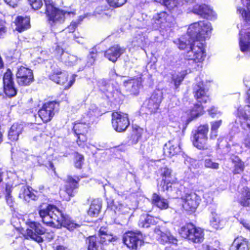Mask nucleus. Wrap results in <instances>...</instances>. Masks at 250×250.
Here are the masks:
<instances>
[{
	"label": "nucleus",
	"instance_id": "1",
	"mask_svg": "<svg viewBox=\"0 0 250 250\" xmlns=\"http://www.w3.org/2000/svg\"><path fill=\"white\" fill-rule=\"evenodd\" d=\"M39 214L42 222L50 226H63L69 230L80 227V225L75 223L68 216L64 215L55 206L48 205L45 208L39 210Z\"/></svg>",
	"mask_w": 250,
	"mask_h": 250
},
{
	"label": "nucleus",
	"instance_id": "2",
	"mask_svg": "<svg viewBox=\"0 0 250 250\" xmlns=\"http://www.w3.org/2000/svg\"><path fill=\"white\" fill-rule=\"evenodd\" d=\"M180 49H190L186 55L188 60H192L195 62H201L206 57L204 45L200 41H196L188 33L179 39L174 41Z\"/></svg>",
	"mask_w": 250,
	"mask_h": 250
},
{
	"label": "nucleus",
	"instance_id": "3",
	"mask_svg": "<svg viewBox=\"0 0 250 250\" xmlns=\"http://www.w3.org/2000/svg\"><path fill=\"white\" fill-rule=\"evenodd\" d=\"M45 6V12L48 18L49 23L51 30L54 33L61 31L62 29V24L68 16L73 15V12H69L56 8L52 0H44Z\"/></svg>",
	"mask_w": 250,
	"mask_h": 250
},
{
	"label": "nucleus",
	"instance_id": "4",
	"mask_svg": "<svg viewBox=\"0 0 250 250\" xmlns=\"http://www.w3.org/2000/svg\"><path fill=\"white\" fill-rule=\"evenodd\" d=\"M171 16L166 12L162 11L154 15L150 20L145 22L144 28L148 31L164 30L169 27V21Z\"/></svg>",
	"mask_w": 250,
	"mask_h": 250
},
{
	"label": "nucleus",
	"instance_id": "5",
	"mask_svg": "<svg viewBox=\"0 0 250 250\" xmlns=\"http://www.w3.org/2000/svg\"><path fill=\"white\" fill-rule=\"evenodd\" d=\"M212 27L210 22L200 21L191 24L188 28V33L196 41H199L208 38L211 34Z\"/></svg>",
	"mask_w": 250,
	"mask_h": 250
},
{
	"label": "nucleus",
	"instance_id": "6",
	"mask_svg": "<svg viewBox=\"0 0 250 250\" xmlns=\"http://www.w3.org/2000/svg\"><path fill=\"white\" fill-rule=\"evenodd\" d=\"M247 94V103L248 105L245 106L244 108L239 107L237 110V115L239 118L244 119L241 126L244 129H250V88L249 89ZM243 144L245 147L250 148V131L244 137Z\"/></svg>",
	"mask_w": 250,
	"mask_h": 250
},
{
	"label": "nucleus",
	"instance_id": "7",
	"mask_svg": "<svg viewBox=\"0 0 250 250\" xmlns=\"http://www.w3.org/2000/svg\"><path fill=\"white\" fill-rule=\"evenodd\" d=\"M181 236L193 243H198L202 242L204 240V231L200 228H197L192 224H187L183 226L180 231Z\"/></svg>",
	"mask_w": 250,
	"mask_h": 250
},
{
	"label": "nucleus",
	"instance_id": "8",
	"mask_svg": "<svg viewBox=\"0 0 250 250\" xmlns=\"http://www.w3.org/2000/svg\"><path fill=\"white\" fill-rule=\"evenodd\" d=\"M208 126L207 125L199 126L192 131V141L193 146L199 149L208 148Z\"/></svg>",
	"mask_w": 250,
	"mask_h": 250
},
{
	"label": "nucleus",
	"instance_id": "9",
	"mask_svg": "<svg viewBox=\"0 0 250 250\" xmlns=\"http://www.w3.org/2000/svg\"><path fill=\"white\" fill-rule=\"evenodd\" d=\"M65 42V41H59L56 43L54 50L55 54L57 58L65 65L70 66L75 65L80 62L81 60L78 59L76 56L64 52L61 45Z\"/></svg>",
	"mask_w": 250,
	"mask_h": 250
},
{
	"label": "nucleus",
	"instance_id": "10",
	"mask_svg": "<svg viewBox=\"0 0 250 250\" xmlns=\"http://www.w3.org/2000/svg\"><path fill=\"white\" fill-rule=\"evenodd\" d=\"M82 122L76 123L73 126V130L77 136V143L79 146L84 147L87 141L85 135L88 131L89 125L90 124L89 120L85 119L82 120Z\"/></svg>",
	"mask_w": 250,
	"mask_h": 250
},
{
	"label": "nucleus",
	"instance_id": "11",
	"mask_svg": "<svg viewBox=\"0 0 250 250\" xmlns=\"http://www.w3.org/2000/svg\"><path fill=\"white\" fill-rule=\"evenodd\" d=\"M59 107V103L56 101L45 103L39 110V116L43 122H48L52 119L55 113L58 111Z\"/></svg>",
	"mask_w": 250,
	"mask_h": 250
},
{
	"label": "nucleus",
	"instance_id": "12",
	"mask_svg": "<svg viewBox=\"0 0 250 250\" xmlns=\"http://www.w3.org/2000/svg\"><path fill=\"white\" fill-rule=\"evenodd\" d=\"M123 241L126 246L132 250L140 248L143 244L142 234L139 232L128 231L123 235Z\"/></svg>",
	"mask_w": 250,
	"mask_h": 250
},
{
	"label": "nucleus",
	"instance_id": "13",
	"mask_svg": "<svg viewBox=\"0 0 250 250\" xmlns=\"http://www.w3.org/2000/svg\"><path fill=\"white\" fill-rule=\"evenodd\" d=\"M112 125L114 129L117 132L125 131L129 125L127 115L118 112L112 113Z\"/></svg>",
	"mask_w": 250,
	"mask_h": 250
},
{
	"label": "nucleus",
	"instance_id": "14",
	"mask_svg": "<svg viewBox=\"0 0 250 250\" xmlns=\"http://www.w3.org/2000/svg\"><path fill=\"white\" fill-rule=\"evenodd\" d=\"M16 77L18 83L21 86L28 85L34 80L32 70L25 66H17Z\"/></svg>",
	"mask_w": 250,
	"mask_h": 250
},
{
	"label": "nucleus",
	"instance_id": "15",
	"mask_svg": "<svg viewBox=\"0 0 250 250\" xmlns=\"http://www.w3.org/2000/svg\"><path fill=\"white\" fill-rule=\"evenodd\" d=\"M242 17L245 23L243 28L240 31L239 46L242 52L247 53L250 52V31H246V30L250 28V23H247L245 17Z\"/></svg>",
	"mask_w": 250,
	"mask_h": 250
},
{
	"label": "nucleus",
	"instance_id": "16",
	"mask_svg": "<svg viewBox=\"0 0 250 250\" xmlns=\"http://www.w3.org/2000/svg\"><path fill=\"white\" fill-rule=\"evenodd\" d=\"M29 226L30 229H27V236L38 243L42 242L43 239L40 235L45 233V229L35 222H30Z\"/></svg>",
	"mask_w": 250,
	"mask_h": 250
},
{
	"label": "nucleus",
	"instance_id": "17",
	"mask_svg": "<svg viewBox=\"0 0 250 250\" xmlns=\"http://www.w3.org/2000/svg\"><path fill=\"white\" fill-rule=\"evenodd\" d=\"M183 201V207L187 210L193 211L198 206L201 198L195 193H187L182 197Z\"/></svg>",
	"mask_w": 250,
	"mask_h": 250
},
{
	"label": "nucleus",
	"instance_id": "18",
	"mask_svg": "<svg viewBox=\"0 0 250 250\" xmlns=\"http://www.w3.org/2000/svg\"><path fill=\"white\" fill-rule=\"evenodd\" d=\"M3 83L5 94L8 97L15 96L17 94V90L14 85L12 72L9 69L4 74Z\"/></svg>",
	"mask_w": 250,
	"mask_h": 250
},
{
	"label": "nucleus",
	"instance_id": "19",
	"mask_svg": "<svg viewBox=\"0 0 250 250\" xmlns=\"http://www.w3.org/2000/svg\"><path fill=\"white\" fill-rule=\"evenodd\" d=\"M154 232L158 241L161 244L170 243L176 244L177 239L172 235L169 231H165L163 228L156 227L154 229Z\"/></svg>",
	"mask_w": 250,
	"mask_h": 250
},
{
	"label": "nucleus",
	"instance_id": "20",
	"mask_svg": "<svg viewBox=\"0 0 250 250\" xmlns=\"http://www.w3.org/2000/svg\"><path fill=\"white\" fill-rule=\"evenodd\" d=\"M105 93L107 98L118 101L121 99L122 95L117 84L106 83L101 88Z\"/></svg>",
	"mask_w": 250,
	"mask_h": 250
},
{
	"label": "nucleus",
	"instance_id": "21",
	"mask_svg": "<svg viewBox=\"0 0 250 250\" xmlns=\"http://www.w3.org/2000/svg\"><path fill=\"white\" fill-rule=\"evenodd\" d=\"M51 72L49 75V79L60 84H64L67 81L68 74L65 71H62L56 65L51 66Z\"/></svg>",
	"mask_w": 250,
	"mask_h": 250
},
{
	"label": "nucleus",
	"instance_id": "22",
	"mask_svg": "<svg viewBox=\"0 0 250 250\" xmlns=\"http://www.w3.org/2000/svg\"><path fill=\"white\" fill-rule=\"evenodd\" d=\"M193 12L201 17L208 19L213 20L216 18V14L213 10L208 5H195L193 8Z\"/></svg>",
	"mask_w": 250,
	"mask_h": 250
},
{
	"label": "nucleus",
	"instance_id": "23",
	"mask_svg": "<svg viewBox=\"0 0 250 250\" xmlns=\"http://www.w3.org/2000/svg\"><path fill=\"white\" fill-rule=\"evenodd\" d=\"M179 185L175 182L171 184H164L162 188L164 191H166L167 195L172 198H177L182 195V187L179 188Z\"/></svg>",
	"mask_w": 250,
	"mask_h": 250
},
{
	"label": "nucleus",
	"instance_id": "24",
	"mask_svg": "<svg viewBox=\"0 0 250 250\" xmlns=\"http://www.w3.org/2000/svg\"><path fill=\"white\" fill-rule=\"evenodd\" d=\"M195 97L198 102L206 103L209 100L208 89L204 87L203 82L199 83L194 87Z\"/></svg>",
	"mask_w": 250,
	"mask_h": 250
},
{
	"label": "nucleus",
	"instance_id": "25",
	"mask_svg": "<svg viewBox=\"0 0 250 250\" xmlns=\"http://www.w3.org/2000/svg\"><path fill=\"white\" fill-rule=\"evenodd\" d=\"M125 51V49L124 48L116 44L105 51L104 56L109 61L115 62L118 58L124 53Z\"/></svg>",
	"mask_w": 250,
	"mask_h": 250
},
{
	"label": "nucleus",
	"instance_id": "26",
	"mask_svg": "<svg viewBox=\"0 0 250 250\" xmlns=\"http://www.w3.org/2000/svg\"><path fill=\"white\" fill-rule=\"evenodd\" d=\"M162 99L161 91L154 92L151 96L147 103V107L150 112H155L158 109Z\"/></svg>",
	"mask_w": 250,
	"mask_h": 250
},
{
	"label": "nucleus",
	"instance_id": "27",
	"mask_svg": "<svg viewBox=\"0 0 250 250\" xmlns=\"http://www.w3.org/2000/svg\"><path fill=\"white\" fill-rule=\"evenodd\" d=\"M163 151L166 156L171 157L180 152V147L178 142L173 140L168 141L165 145Z\"/></svg>",
	"mask_w": 250,
	"mask_h": 250
},
{
	"label": "nucleus",
	"instance_id": "28",
	"mask_svg": "<svg viewBox=\"0 0 250 250\" xmlns=\"http://www.w3.org/2000/svg\"><path fill=\"white\" fill-rule=\"evenodd\" d=\"M160 221V218L148 214H143L140 216L139 226L143 228H148L151 225H155Z\"/></svg>",
	"mask_w": 250,
	"mask_h": 250
},
{
	"label": "nucleus",
	"instance_id": "29",
	"mask_svg": "<svg viewBox=\"0 0 250 250\" xmlns=\"http://www.w3.org/2000/svg\"><path fill=\"white\" fill-rule=\"evenodd\" d=\"M126 90L132 95H137L142 85V79L141 77L135 79L130 80L125 84Z\"/></svg>",
	"mask_w": 250,
	"mask_h": 250
},
{
	"label": "nucleus",
	"instance_id": "30",
	"mask_svg": "<svg viewBox=\"0 0 250 250\" xmlns=\"http://www.w3.org/2000/svg\"><path fill=\"white\" fill-rule=\"evenodd\" d=\"M250 247L248 240L242 237H238L230 246L229 250H249Z\"/></svg>",
	"mask_w": 250,
	"mask_h": 250
},
{
	"label": "nucleus",
	"instance_id": "31",
	"mask_svg": "<svg viewBox=\"0 0 250 250\" xmlns=\"http://www.w3.org/2000/svg\"><path fill=\"white\" fill-rule=\"evenodd\" d=\"M24 125L23 124H14L10 128L8 137L12 141H17L19 135L22 133Z\"/></svg>",
	"mask_w": 250,
	"mask_h": 250
},
{
	"label": "nucleus",
	"instance_id": "32",
	"mask_svg": "<svg viewBox=\"0 0 250 250\" xmlns=\"http://www.w3.org/2000/svg\"><path fill=\"white\" fill-rule=\"evenodd\" d=\"M15 23L16 26V30L19 32H21L30 27V20L27 18L18 16L16 18Z\"/></svg>",
	"mask_w": 250,
	"mask_h": 250
},
{
	"label": "nucleus",
	"instance_id": "33",
	"mask_svg": "<svg viewBox=\"0 0 250 250\" xmlns=\"http://www.w3.org/2000/svg\"><path fill=\"white\" fill-rule=\"evenodd\" d=\"M78 187V182L73 177H68V182L65 186V192L67 194L68 196L65 200H69L71 196H74V190Z\"/></svg>",
	"mask_w": 250,
	"mask_h": 250
},
{
	"label": "nucleus",
	"instance_id": "34",
	"mask_svg": "<svg viewBox=\"0 0 250 250\" xmlns=\"http://www.w3.org/2000/svg\"><path fill=\"white\" fill-rule=\"evenodd\" d=\"M152 203L161 209H167L168 208V203L167 200L161 197L157 193H153L152 196Z\"/></svg>",
	"mask_w": 250,
	"mask_h": 250
},
{
	"label": "nucleus",
	"instance_id": "35",
	"mask_svg": "<svg viewBox=\"0 0 250 250\" xmlns=\"http://www.w3.org/2000/svg\"><path fill=\"white\" fill-rule=\"evenodd\" d=\"M161 174L162 176L163 185L171 184L176 181L175 177L172 174V170L167 167L161 169Z\"/></svg>",
	"mask_w": 250,
	"mask_h": 250
},
{
	"label": "nucleus",
	"instance_id": "36",
	"mask_svg": "<svg viewBox=\"0 0 250 250\" xmlns=\"http://www.w3.org/2000/svg\"><path fill=\"white\" fill-rule=\"evenodd\" d=\"M187 74V70H184L171 74V83H173L175 89L178 88Z\"/></svg>",
	"mask_w": 250,
	"mask_h": 250
},
{
	"label": "nucleus",
	"instance_id": "37",
	"mask_svg": "<svg viewBox=\"0 0 250 250\" xmlns=\"http://www.w3.org/2000/svg\"><path fill=\"white\" fill-rule=\"evenodd\" d=\"M239 198V203L243 206L247 207L250 205V190L247 187L242 188Z\"/></svg>",
	"mask_w": 250,
	"mask_h": 250
},
{
	"label": "nucleus",
	"instance_id": "38",
	"mask_svg": "<svg viewBox=\"0 0 250 250\" xmlns=\"http://www.w3.org/2000/svg\"><path fill=\"white\" fill-rule=\"evenodd\" d=\"M102 207L101 201L99 199H94L92 201L88 211L89 215L94 217L97 216Z\"/></svg>",
	"mask_w": 250,
	"mask_h": 250
},
{
	"label": "nucleus",
	"instance_id": "39",
	"mask_svg": "<svg viewBox=\"0 0 250 250\" xmlns=\"http://www.w3.org/2000/svg\"><path fill=\"white\" fill-rule=\"evenodd\" d=\"M186 2H192L195 0H183ZM155 1L166 6L167 8L172 10L180 5V1L178 0H155Z\"/></svg>",
	"mask_w": 250,
	"mask_h": 250
},
{
	"label": "nucleus",
	"instance_id": "40",
	"mask_svg": "<svg viewBox=\"0 0 250 250\" xmlns=\"http://www.w3.org/2000/svg\"><path fill=\"white\" fill-rule=\"evenodd\" d=\"M203 113V107L198 104H195L194 107L190 111V117L187 119V123L188 124L194 119L202 115Z\"/></svg>",
	"mask_w": 250,
	"mask_h": 250
},
{
	"label": "nucleus",
	"instance_id": "41",
	"mask_svg": "<svg viewBox=\"0 0 250 250\" xmlns=\"http://www.w3.org/2000/svg\"><path fill=\"white\" fill-rule=\"evenodd\" d=\"M210 223L213 228L215 229H219L223 228L224 221L221 219L219 215L215 213L212 212V217Z\"/></svg>",
	"mask_w": 250,
	"mask_h": 250
},
{
	"label": "nucleus",
	"instance_id": "42",
	"mask_svg": "<svg viewBox=\"0 0 250 250\" xmlns=\"http://www.w3.org/2000/svg\"><path fill=\"white\" fill-rule=\"evenodd\" d=\"M100 115V111L96 104H92L88 108L86 116L83 118L86 120H89L90 123L92 122V118L93 117L98 116Z\"/></svg>",
	"mask_w": 250,
	"mask_h": 250
},
{
	"label": "nucleus",
	"instance_id": "43",
	"mask_svg": "<svg viewBox=\"0 0 250 250\" xmlns=\"http://www.w3.org/2000/svg\"><path fill=\"white\" fill-rule=\"evenodd\" d=\"M112 208L115 212H119L122 214H125L129 212L130 208L125 204L121 202L113 201V206Z\"/></svg>",
	"mask_w": 250,
	"mask_h": 250
},
{
	"label": "nucleus",
	"instance_id": "44",
	"mask_svg": "<svg viewBox=\"0 0 250 250\" xmlns=\"http://www.w3.org/2000/svg\"><path fill=\"white\" fill-rule=\"evenodd\" d=\"M232 161L234 164L233 173L234 174H239L243 171L244 164L238 157L234 156L232 158Z\"/></svg>",
	"mask_w": 250,
	"mask_h": 250
},
{
	"label": "nucleus",
	"instance_id": "45",
	"mask_svg": "<svg viewBox=\"0 0 250 250\" xmlns=\"http://www.w3.org/2000/svg\"><path fill=\"white\" fill-rule=\"evenodd\" d=\"M88 245V250H98L100 243L99 239L95 236L89 237L86 240Z\"/></svg>",
	"mask_w": 250,
	"mask_h": 250
},
{
	"label": "nucleus",
	"instance_id": "46",
	"mask_svg": "<svg viewBox=\"0 0 250 250\" xmlns=\"http://www.w3.org/2000/svg\"><path fill=\"white\" fill-rule=\"evenodd\" d=\"M100 242L103 244H107L109 243L114 241L115 238L112 235L104 233L101 229L99 231Z\"/></svg>",
	"mask_w": 250,
	"mask_h": 250
},
{
	"label": "nucleus",
	"instance_id": "47",
	"mask_svg": "<svg viewBox=\"0 0 250 250\" xmlns=\"http://www.w3.org/2000/svg\"><path fill=\"white\" fill-rule=\"evenodd\" d=\"M30 188H31L28 186H22L19 192V198L23 200L26 202H29V197L28 196V194H30Z\"/></svg>",
	"mask_w": 250,
	"mask_h": 250
},
{
	"label": "nucleus",
	"instance_id": "48",
	"mask_svg": "<svg viewBox=\"0 0 250 250\" xmlns=\"http://www.w3.org/2000/svg\"><path fill=\"white\" fill-rule=\"evenodd\" d=\"M11 157L12 159L17 162H21L23 161V159L26 157V155L23 152L16 150L14 151V149H12Z\"/></svg>",
	"mask_w": 250,
	"mask_h": 250
},
{
	"label": "nucleus",
	"instance_id": "49",
	"mask_svg": "<svg viewBox=\"0 0 250 250\" xmlns=\"http://www.w3.org/2000/svg\"><path fill=\"white\" fill-rule=\"evenodd\" d=\"M78 22L76 21H72L70 25H69L67 28L65 29H63V27L62 26V29L59 31L60 32V34H58L59 36H62L64 33H66L68 32L69 34L73 33V32L75 30V29L77 27Z\"/></svg>",
	"mask_w": 250,
	"mask_h": 250
},
{
	"label": "nucleus",
	"instance_id": "50",
	"mask_svg": "<svg viewBox=\"0 0 250 250\" xmlns=\"http://www.w3.org/2000/svg\"><path fill=\"white\" fill-rule=\"evenodd\" d=\"M13 244V247L17 250H29L24 246L23 239L21 237L16 238Z\"/></svg>",
	"mask_w": 250,
	"mask_h": 250
},
{
	"label": "nucleus",
	"instance_id": "51",
	"mask_svg": "<svg viewBox=\"0 0 250 250\" xmlns=\"http://www.w3.org/2000/svg\"><path fill=\"white\" fill-rule=\"evenodd\" d=\"M84 157L77 152L74 154V165L77 168H81L83 164Z\"/></svg>",
	"mask_w": 250,
	"mask_h": 250
},
{
	"label": "nucleus",
	"instance_id": "52",
	"mask_svg": "<svg viewBox=\"0 0 250 250\" xmlns=\"http://www.w3.org/2000/svg\"><path fill=\"white\" fill-rule=\"evenodd\" d=\"M204 166L206 168L217 169L219 168V164L213 162L211 159H206L204 162Z\"/></svg>",
	"mask_w": 250,
	"mask_h": 250
},
{
	"label": "nucleus",
	"instance_id": "53",
	"mask_svg": "<svg viewBox=\"0 0 250 250\" xmlns=\"http://www.w3.org/2000/svg\"><path fill=\"white\" fill-rule=\"evenodd\" d=\"M237 11L242 16L245 17L247 23H250V10L247 11L245 8L239 7L237 8Z\"/></svg>",
	"mask_w": 250,
	"mask_h": 250
},
{
	"label": "nucleus",
	"instance_id": "54",
	"mask_svg": "<svg viewBox=\"0 0 250 250\" xmlns=\"http://www.w3.org/2000/svg\"><path fill=\"white\" fill-rule=\"evenodd\" d=\"M96 57V52L94 49L90 52L89 55L87 56V61L86 65L88 66H90L93 65L95 62V59Z\"/></svg>",
	"mask_w": 250,
	"mask_h": 250
},
{
	"label": "nucleus",
	"instance_id": "55",
	"mask_svg": "<svg viewBox=\"0 0 250 250\" xmlns=\"http://www.w3.org/2000/svg\"><path fill=\"white\" fill-rule=\"evenodd\" d=\"M109 5L113 7H120L124 5L127 0H107Z\"/></svg>",
	"mask_w": 250,
	"mask_h": 250
},
{
	"label": "nucleus",
	"instance_id": "56",
	"mask_svg": "<svg viewBox=\"0 0 250 250\" xmlns=\"http://www.w3.org/2000/svg\"><path fill=\"white\" fill-rule=\"evenodd\" d=\"M30 5L35 10L39 9L42 5V0H28Z\"/></svg>",
	"mask_w": 250,
	"mask_h": 250
},
{
	"label": "nucleus",
	"instance_id": "57",
	"mask_svg": "<svg viewBox=\"0 0 250 250\" xmlns=\"http://www.w3.org/2000/svg\"><path fill=\"white\" fill-rule=\"evenodd\" d=\"M222 120L214 121L211 123V129L218 131V129L222 125Z\"/></svg>",
	"mask_w": 250,
	"mask_h": 250
},
{
	"label": "nucleus",
	"instance_id": "58",
	"mask_svg": "<svg viewBox=\"0 0 250 250\" xmlns=\"http://www.w3.org/2000/svg\"><path fill=\"white\" fill-rule=\"evenodd\" d=\"M5 199L7 205L9 206L10 207H13L14 205V201L10 192H8L7 193L5 196Z\"/></svg>",
	"mask_w": 250,
	"mask_h": 250
},
{
	"label": "nucleus",
	"instance_id": "59",
	"mask_svg": "<svg viewBox=\"0 0 250 250\" xmlns=\"http://www.w3.org/2000/svg\"><path fill=\"white\" fill-rule=\"evenodd\" d=\"M6 32L5 22L0 20V37H2Z\"/></svg>",
	"mask_w": 250,
	"mask_h": 250
},
{
	"label": "nucleus",
	"instance_id": "60",
	"mask_svg": "<svg viewBox=\"0 0 250 250\" xmlns=\"http://www.w3.org/2000/svg\"><path fill=\"white\" fill-rule=\"evenodd\" d=\"M21 0H3V1L6 3L7 4L12 7H15L17 6L18 3Z\"/></svg>",
	"mask_w": 250,
	"mask_h": 250
},
{
	"label": "nucleus",
	"instance_id": "61",
	"mask_svg": "<svg viewBox=\"0 0 250 250\" xmlns=\"http://www.w3.org/2000/svg\"><path fill=\"white\" fill-rule=\"evenodd\" d=\"M240 222L244 228L250 231V223L249 221L245 219H241L240 220Z\"/></svg>",
	"mask_w": 250,
	"mask_h": 250
},
{
	"label": "nucleus",
	"instance_id": "62",
	"mask_svg": "<svg viewBox=\"0 0 250 250\" xmlns=\"http://www.w3.org/2000/svg\"><path fill=\"white\" fill-rule=\"evenodd\" d=\"M32 188H30V194H28V196L29 197V202L30 201V200H37L38 199V196L32 192Z\"/></svg>",
	"mask_w": 250,
	"mask_h": 250
},
{
	"label": "nucleus",
	"instance_id": "63",
	"mask_svg": "<svg viewBox=\"0 0 250 250\" xmlns=\"http://www.w3.org/2000/svg\"><path fill=\"white\" fill-rule=\"evenodd\" d=\"M209 114L212 117H214L217 114V109L215 107H212L210 109H208Z\"/></svg>",
	"mask_w": 250,
	"mask_h": 250
},
{
	"label": "nucleus",
	"instance_id": "64",
	"mask_svg": "<svg viewBox=\"0 0 250 250\" xmlns=\"http://www.w3.org/2000/svg\"><path fill=\"white\" fill-rule=\"evenodd\" d=\"M202 250H218L214 247L207 244H203L202 246Z\"/></svg>",
	"mask_w": 250,
	"mask_h": 250
}]
</instances>
